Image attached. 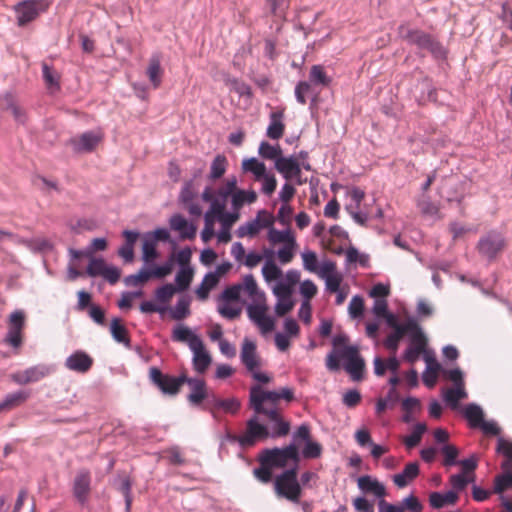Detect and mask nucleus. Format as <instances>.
I'll return each instance as SVG.
<instances>
[{"label": "nucleus", "instance_id": "f257e3e1", "mask_svg": "<svg viewBox=\"0 0 512 512\" xmlns=\"http://www.w3.org/2000/svg\"><path fill=\"white\" fill-rule=\"evenodd\" d=\"M281 400L293 401V389L284 387L279 391H267L260 385L252 386L249 405L255 415L246 422L245 431L241 435L231 436V439L242 447H252L268 437L286 436L290 431V423L283 419Z\"/></svg>", "mask_w": 512, "mask_h": 512}, {"label": "nucleus", "instance_id": "f03ea898", "mask_svg": "<svg viewBox=\"0 0 512 512\" xmlns=\"http://www.w3.org/2000/svg\"><path fill=\"white\" fill-rule=\"evenodd\" d=\"M240 359L246 370L251 374L252 378L259 383H269L271 377L261 372L262 360L257 353V347L254 341L245 338L242 343Z\"/></svg>", "mask_w": 512, "mask_h": 512}, {"label": "nucleus", "instance_id": "7ed1b4c3", "mask_svg": "<svg viewBox=\"0 0 512 512\" xmlns=\"http://www.w3.org/2000/svg\"><path fill=\"white\" fill-rule=\"evenodd\" d=\"M297 467L285 470L274 481V489L279 497H283L293 503H299L302 495V487L297 479Z\"/></svg>", "mask_w": 512, "mask_h": 512}, {"label": "nucleus", "instance_id": "20e7f679", "mask_svg": "<svg viewBox=\"0 0 512 512\" xmlns=\"http://www.w3.org/2000/svg\"><path fill=\"white\" fill-rule=\"evenodd\" d=\"M403 38L419 49L427 50L436 59H443L446 56V50L443 45L431 34L418 29H407Z\"/></svg>", "mask_w": 512, "mask_h": 512}, {"label": "nucleus", "instance_id": "39448f33", "mask_svg": "<svg viewBox=\"0 0 512 512\" xmlns=\"http://www.w3.org/2000/svg\"><path fill=\"white\" fill-rule=\"evenodd\" d=\"M52 4V0H24L15 5L17 24L24 27L36 20L40 14L45 13Z\"/></svg>", "mask_w": 512, "mask_h": 512}, {"label": "nucleus", "instance_id": "423d86ee", "mask_svg": "<svg viewBox=\"0 0 512 512\" xmlns=\"http://www.w3.org/2000/svg\"><path fill=\"white\" fill-rule=\"evenodd\" d=\"M261 454L264 456V462L270 464L272 468H284L290 462L297 467L300 461L298 447L294 443L284 448L264 449Z\"/></svg>", "mask_w": 512, "mask_h": 512}, {"label": "nucleus", "instance_id": "0eeeda50", "mask_svg": "<svg viewBox=\"0 0 512 512\" xmlns=\"http://www.w3.org/2000/svg\"><path fill=\"white\" fill-rule=\"evenodd\" d=\"M174 267V256H171L163 265L154 266L150 269L142 268L136 274L127 276L124 282L127 286H142L152 278L162 279L170 275Z\"/></svg>", "mask_w": 512, "mask_h": 512}, {"label": "nucleus", "instance_id": "6e6552de", "mask_svg": "<svg viewBox=\"0 0 512 512\" xmlns=\"http://www.w3.org/2000/svg\"><path fill=\"white\" fill-rule=\"evenodd\" d=\"M506 246L505 236L501 232L492 230L479 239L477 249L488 260H494L505 250Z\"/></svg>", "mask_w": 512, "mask_h": 512}, {"label": "nucleus", "instance_id": "1a4fd4ad", "mask_svg": "<svg viewBox=\"0 0 512 512\" xmlns=\"http://www.w3.org/2000/svg\"><path fill=\"white\" fill-rule=\"evenodd\" d=\"M149 378L151 382L156 385L162 393L168 395H176L179 393L180 388L185 384L186 375L178 377L164 374L157 367H151L149 370Z\"/></svg>", "mask_w": 512, "mask_h": 512}, {"label": "nucleus", "instance_id": "9d476101", "mask_svg": "<svg viewBox=\"0 0 512 512\" xmlns=\"http://www.w3.org/2000/svg\"><path fill=\"white\" fill-rule=\"evenodd\" d=\"M339 355L345 361L344 369L351 376L352 380H362L365 361L360 356L358 348L356 346H345L339 350Z\"/></svg>", "mask_w": 512, "mask_h": 512}, {"label": "nucleus", "instance_id": "9b49d317", "mask_svg": "<svg viewBox=\"0 0 512 512\" xmlns=\"http://www.w3.org/2000/svg\"><path fill=\"white\" fill-rule=\"evenodd\" d=\"M254 302L247 307L248 317L263 333L271 332L274 329V320L266 314L268 307L265 304V297Z\"/></svg>", "mask_w": 512, "mask_h": 512}, {"label": "nucleus", "instance_id": "f8f14e48", "mask_svg": "<svg viewBox=\"0 0 512 512\" xmlns=\"http://www.w3.org/2000/svg\"><path fill=\"white\" fill-rule=\"evenodd\" d=\"M91 472L82 468L79 469L72 481V494L76 501L81 505H84L90 496L91 493Z\"/></svg>", "mask_w": 512, "mask_h": 512}, {"label": "nucleus", "instance_id": "ddd939ff", "mask_svg": "<svg viewBox=\"0 0 512 512\" xmlns=\"http://www.w3.org/2000/svg\"><path fill=\"white\" fill-rule=\"evenodd\" d=\"M426 347L427 338L417 323V330H413L410 335L409 346L403 354V359L412 365L415 364L420 356L426 352Z\"/></svg>", "mask_w": 512, "mask_h": 512}, {"label": "nucleus", "instance_id": "4468645a", "mask_svg": "<svg viewBox=\"0 0 512 512\" xmlns=\"http://www.w3.org/2000/svg\"><path fill=\"white\" fill-rule=\"evenodd\" d=\"M275 169L287 180H295L297 185H302L305 180L301 177V165L294 156L276 159Z\"/></svg>", "mask_w": 512, "mask_h": 512}, {"label": "nucleus", "instance_id": "2eb2a0df", "mask_svg": "<svg viewBox=\"0 0 512 512\" xmlns=\"http://www.w3.org/2000/svg\"><path fill=\"white\" fill-rule=\"evenodd\" d=\"M25 327V314L21 310H16L9 317V327L5 342L14 348L22 345V331Z\"/></svg>", "mask_w": 512, "mask_h": 512}, {"label": "nucleus", "instance_id": "dca6fc26", "mask_svg": "<svg viewBox=\"0 0 512 512\" xmlns=\"http://www.w3.org/2000/svg\"><path fill=\"white\" fill-rule=\"evenodd\" d=\"M87 274L91 277L101 276L110 284H115L120 278V270L108 266L102 258H92L87 267Z\"/></svg>", "mask_w": 512, "mask_h": 512}, {"label": "nucleus", "instance_id": "f3484780", "mask_svg": "<svg viewBox=\"0 0 512 512\" xmlns=\"http://www.w3.org/2000/svg\"><path fill=\"white\" fill-rule=\"evenodd\" d=\"M222 209H225V203L221 201H213L210 205V208L204 215V228L201 232V238L203 242L210 241L214 234V225L215 221H220V214H222Z\"/></svg>", "mask_w": 512, "mask_h": 512}, {"label": "nucleus", "instance_id": "a211bd4d", "mask_svg": "<svg viewBox=\"0 0 512 512\" xmlns=\"http://www.w3.org/2000/svg\"><path fill=\"white\" fill-rule=\"evenodd\" d=\"M413 330H417V321L410 318L405 323H402V326L397 327L393 333L386 337L383 343L385 348L388 349L392 354H396L399 347V342L405 335H411Z\"/></svg>", "mask_w": 512, "mask_h": 512}, {"label": "nucleus", "instance_id": "6ab92c4d", "mask_svg": "<svg viewBox=\"0 0 512 512\" xmlns=\"http://www.w3.org/2000/svg\"><path fill=\"white\" fill-rule=\"evenodd\" d=\"M49 373L45 365H36L29 367L22 371H17L11 374L13 382L19 385H26L33 382H38Z\"/></svg>", "mask_w": 512, "mask_h": 512}, {"label": "nucleus", "instance_id": "aec40b11", "mask_svg": "<svg viewBox=\"0 0 512 512\" xmlns=\"http://www.w3.org/2000/svg\"><path fill=\"white\" fill-rule=\"evenodd\" d=\"M93 358L82 350H77L65 360V367L77 373H87L93 366Z\"/></svg>", "mask_w": 512, "mask_h": 512}, {"label": "nucleus", "instance_id": "412c9836", "mask_svg": "<svg viewBox=\"0 0 512 512\" xmlns=\"http://www.w3.org/2000/svg\"><path fill=\"white\" fill-rule=\"evenodd\" d=\"M191 351L193 352V366L195 371L200 374L205 373L212 362V358L206 351L203 341L194 339L191 345Z\"/></svg>", "mask_w": 512, "mask_h": 512}, {"label": "nucleus", "instance_id": "4be33fe9", "mask_svg": "<svg viewBox=\"0 0 512 512\" xmlns=\"http://www.w3.org/2000/svg\"><path fill=\"white\" fill-rule=\"evenodd\" d=\"M285 108H277L269 115V125L266 130V135L272 140H279L283 137L285 132Z\"/></svg>", "mask_w": 512, "mask_h": 512}, {"label": "nucleus", "instance_id": "5701e85b", "mask_svg": "<svg viewBox=\"0 0 512 512\" xmlns=\"http://www.w3.org/2000/svg\"><path fill=\"white\" fill-rule=\"evenodd\" d=\"M185 383L190 387V393L187 396L190 404L199 406L206 398H208L207 386L203 379L188 378L186 376Z\"/></svg>", "mask_w": 512, "mask_h": 512}, {"label": "nucleus", "instance_id": "b1692460", "mask_svg": "<svg viewBox=\"0 0 512 512\" xmlns=\"http://www.w3.org/2000/svg\"><path fill=\"white\" fill-rule=\"evenodd\" d=\"M358 488L366 494H373L375 497L383 498L386 496L385 486L376 478L369 475L360 476L357 479Z\"/></svg>", "mask_w": 512, "mask_h": 512}, {"label": "nucleus", "instance_id": "393cba45", "mask_svg": "<svg viewBox=\"0 0 512 512\" xmlns=\"http://www.w3.org/2000/svg\"><path fill=\"white\" fill-rule=\"evenodd\" d=\"M503 472L495 477L494 493L504 495L503 493L512 489V463L504 461L502 463Z\"/></svg>", "mask_w": 512, "mask_h": 512}, {"label": "nucleus", "instance_id": "a878e982", "mask_svg": "<svg viewBox=\"0 0 512 512\" xmlns=\"http://www.w3.org/2000/svg\"><path fill=\"white\" fill-rule=\"evenodd\" d=\"M102 140V136L94 132L83 133L79 138L73 139L72 144L77 152H91Z\"/></svg>", "mask_w": 512, "mask_h": 512}, {"label": "nucleus", "instance_id": "bb28decb", "mask_svg": "<svg viewBox=\"0 0 512 512\" xmlns=\"http://www.w3.org/2000/svg\"><path fill=\"white\" fill-rule=\"evenodd\" d=\"M122 235L125 238V242L119 248L118 255L123 258L125 262L131 263L134 261V245L139 237V233L135 231L124 230Z\"/></svg>", "mask_w": 512, "mask_h": 512}, {"label": "nucleus", "instance_id": "cd10ccee", "mask_svg": "<svg viewBox=\"0 0 512 512\" xmlns=\"http://www.w3.org/2000/svg\"><path fill=\"white\" fill-rule=\"evenodd\" d=\"M170 227L172 230L179 232L183 239H193L196 236V227L189 224L188 221L180 214H175L170 218Z\"/></svg>", "mask_w": 512, "mask_h": 512}, {"label": "nucleus", "instance_id": "c85d7f7f", "mask_svg": "<svg viewBox=\"0 0 512 512\" xmlns=\"http://www.w3.org/2000/svg\"><path fill=\"white\" fill-rule=\"evenodd\" d=\"M146 74L153 86L157 89L160 87L163 76V69L161 67V56L159 54H153L148 63Z\"/></svg>", "mask_w": 512, "mask_h": 512}, {"label": "nucleus", "instance_id": "c756f323", "mask_svg": "<svg viewBox=\"0 0 512 512\" xmlns=\"http://www.w3.org/2000/svg\"><path fill=\"white\" fill-rule=\"evenodd\" d=\"M0 107L5 111L10 112L12 114V116L14 117L15 121H17L19 123H24L26 121L25 110L23 109L22 106H20L18 104V102L12 95H10V94L5 95L0 100Z\"/></svg>", "mask_w": 512, "mask_h": 512}, {"label": "nucleus", "instance_id": "7c9ffc66", "mask_svg": "<svg viewBox=\"0 0 512 512\" xmlns=\"http://www.w3.org/2000/svg\"><path fill=\"white\" fill-rule=\"evenodd\" d=\"M320 91L310 80L300 81L295 87V97L300 104L304 105L307 102V97H311L315 101Z\"/></svg>", "mask_w": 512, "mask_h": 512}, {"label": "nucleus", "instance_id": "2f4dec72", "mask_svg": "<svg viewBox=\"0 0 512 512\" xmlns=\"http://www.w3.org/2000/svg\"><path fill=\"white\" fill-rule=\"evenodd\" d=\"M419 475V465L417 462L408 463L403 472L393 476L394 484L399 488H404L410 481Z\"/></svg>", "mask_w": 512, "mask_h": 512}, {"label": "nucleus", "instance_id": "473e14b6", "mask_svg": "<svg viewBox=\"0 0 512 512\" xmlns=\"http://www.w3.org/2000/svg\"><path fill=\"white\" fill-rule=\"evenodd\" d=\"M458 498V493L455 491H448L444 494L432 492L429 495V503L433 508L439 509L447 505H454Z\"/></svg>", "mask_w": 512, "mask_h": 512}, {"label": "nucleus", "instance_id": "72a5a7b5", "mask_svg": "<svg viewBox=\"0 0 512 512\" xmlns=\"http://www.w3.org/2000/svg\"><path fill=\"white\" fill-rule=\"evenodd\" d=\"M257 200V194L254 190L237 189L231 198L233 210L240 211L245 204H252Z\"/></svg>", "mask_w": 512, "mask_h": 512}, {"label": "nucleus", "instance_id": "f704fd0d", "mask_svg": "<svg viewBox=\"0 0 512 512\" xmlns=\"http://www.w3.org/2000/svg\"><path fill=\"white\" fill-rule=\"evenodd\" d=\"M309 80L320 90L330 86L332 78L327 75L322 65H313L309 72Z\"/></svg>", "mask_w": 512, "mask_h": 512}, {"label": "nucleus", "instance_id": "c9c22d12", "mask_svg": "<svg viewBox=\"0 0 512 512\" xmlns=\"http://www.w3.org/2000/svg\"><path fill=\"white\" fill-rule=\"evenodd\" d=\"M30 396L28 391H17L8 394L0 403V411L11 410L23 404Z\"/></svg>", "mask_w": 512, "mask_h": 512}, {"label": "nucleus", "instance_id": "e433bc0d", "mask_svg": "<svg viewBox=\"0 0 512 512\" xmlns=\"http://www.w3.org/2000/svg\"><path fill=\"white\" fill-rule=\"evenodd\" d=\"M194 339L202 341L198 335L194 334L188 327L184 325H178L173 329L172 340L175 342L187 343L191 349V345L194 342Z\"/></svg>", "mask_w": 512, "mask_h": 512}, {"label": "nucleus", "instance_id": "4c0bfd02", "mask_svg": "<svg viewBox=\"0 0 512 512\" xmlns=\"http://www.w3.org/2000/svg\"><path fill=\"white\" fill-rule=\"evenodd\" d=\"M110 330L115 341L124 344L128 348L131 346L128 331L126 327L121 323L120 319L114 318L111 321Z\"/></svg>", "mask_w": 512, "mask_h": 512}, {"label": "nucleus", "instance_id": "58836bf2", "mask_svg": "<svg viewBox=\"0 0 512 512\" xmlns=\"http://www.w3.org/2000/svg\"><path fill=\"white\" fill-rule=\"evenodd\" d=\"M242 169L245 172L252 173L256 181H260L267 173L265 164L254 157L245 159L242 162Z\"/></svg>", "mask_w": 512, "mask_h": 512}, {"label": "nucleus", "instance_id": "ea45409f", "mask_svg": "<svg viewBox=\"0 0 512 512\" xmlns=\"http://www.w3.org/2000/svg\"><path fill=\"white\" fill-rule=\"evenodd\" d=\"M238 285L241 286V292H245L254 301H258L265 297L264 293L259 292L256 280L252 274L245 275L243 277V282Z\"/></svg>", "mask_w": 512, "mask_h": 512}, {"label": "nucleus", "instance_id": "a19ab883", "mask_svg": "<svg viewBox=\"0 0 512 512\" xmlns=\"http://www.w3.org/2000/svg\"><path fill=\"white\" fill-rule=\"evenodd\" d=\"M225 85L230 88V90L236 92L240 97L252 98L253 93L251 87L245 83L244 81L227 76L224 79Z\"/></svg>", "mask_w": 512, "mask_h": 512}, {"label": "nucleus", "instance_id": "79ce46f5", "mask_svg": "<svg viewBox=\"0 0 512 512\" xmlns=\"http://www.w3.org/2000/svg\"><path fill=\"white\" fill-rule=\"evenodd\" d=\"M219 282V277L216 273H208L204 276L200 286L196 290L199 299L205 300L208 298L209 292Z\"/></svg>", "mask_w": 512, "mask_h": 512}, {"label": "nucleus", "instance_id": "37998d69", "mask_svg": "<svg viewBox=\"0 0 512 512\" xmlns=\"http://www.w3.org/2000/svg\"><path fill=\"white\" fill-rule=\"evenodd\" d=\"M41 66H42L43 79H44L46 86L50 89L59 90L60 89V83H59L60 76L57 73V71H55L54 68L52 66L48 65L46 62H43Z\"/></svg>", "mask_w": 512, "mask_h": 512}, {"label": "nucleus", "instance_id": "c03bdc74", "mask_svg": "<svg viewBox=\"0 0 512 512\" xmlns=\"http://www.w3.org/2000/svg\"><path fill=\"white\" fill-rule=\"evenodd\" d=\"M464 415L473 428L479 427L484 420L483 410L476 404H469L464 410Z\"/></svg>", "mask_w": 512, "mask_h": 512}, {"label": "nucleus", "instance_id": "a18cd8bd", "mask_svg": "<svg viewBox=\"0 0 512 512\" xmlns=\"http://www.w3.org/2000/svg\"><path fill=\"white\" fill-rule=\"evenodd\" d=\"M159 257L157 243L149 237H145L142 245V260L145 264L154 262Z\"/></svg>", "mask_w": 512, "mask_h": 512}, {"label": "nucleus", "instance_id": "49530a36", "mask_svg": "<svg viewBox=\"0 0 512 512\" xmlns=\"http://www.w3.org/2000/svg\"><path fill=\"white\" fill-rule=\"evenodd\" d=\"M259 155L268 160H274L282 158V149L279 145L273 146L266 141H262L258 149Z\"/></svg>", "mask_w": 512, "mask_h": 512}, {"label": "nucleus", "instance_id": "de8ad7c7", "mask_svg": "<svg viewBox=\"0 0 512 512\" xmlns=\"http://www.w3.org/2000/svg\"><path fill=\"white\" fill-rule=\"evenodd\" d=\"M227 158L224 155H217L212 161L209 178L211 180H217L221 178L227 169Z\"/></svg>", "mask_w": 512, "mask_h": 512}, {"label": "nucleus", "instance_id": "09e8293b", "mask_svg": "<svg viewBox=\"0 0 512 512\" xmlns=\"http://www.w3.org/2000/svg\"><path fill=\"white\" fill-rule=\"evenodd\" d=\"M193 275L194 271L191 267H182L175 277L176 289L179 291L187 290L193 280Z\"/></svg>", "mask_w": 512, "mask_h": 512}, {"label": "nucleus", "instance_id": "8fccbe9b", "mask_svg": "<svg viewBox=\"0 0 512 512\" xmlns=\"http://www.w3.org/2000/svg\"><path fill=\"white\" fill-rule=\"evenodd\" d=\"M426 430H427L426 424L418 423L413 428L412 433L410 435L404 437L403 443L405 444V446L408 449H412V448L416 447L420 443V441L422 439V435L426 432Z\"/></svg>", "mask_w": 512, "mask_h": 512}, {"label": "nucleus", "instance_id": "3c124183", "mask_svg": "<svg viewBox=\"0 0 512 512\" xmlns=\"http://www.w3.org/2000/svg\"><path fill=\"white\" fill-rule=\"evenodd\" d=\"M268 240L271 243H285V245L296 244L294 237L291 235L290 231H279L274 228H271L268 233Z\"/></svg>", "mask_w": 512, "mask_h": 512}, {"label": "nucleus", "instance_id": "603ef678", "mask_svg": "<svg viewBox=\"0 0 512 512\" xmlns=\"http://www.w3.org/2000/svg\"><path fill=\"white\" fill-rule=\"evenodd\" d=\"M260 467L255 468L253 471L254 476L263 483H268L272 479V467L270 464L264 462V456L259 455Z\"/></svg>", "mask_w": 512, "mask_h": 512}, {"label": "nucleus", "instance_id": "864d4df0", "mask_svg": "<svg viewBox=\"0 0 512 512\" xmlns=\"http://www.w3.org/2000/svg\"><path fill=\"white\" fill-rule=\"evenodd\" d=\"M177 289L170 283H167L155 291V298L159 303L167 304L170 302Z\"/></svg>", "mask_w": 512, "mask_h": 512}, {"label": "nucleus", "instance_id": "5fc2aeb1", "mask_svg": "<svg viewBox=\"0 0 512 512\" xmlns=\"http://www.w3.org/2000/svg\"><path fill=\"white\" fill-rule=\"evenodd\" d=\"M262 274L267 282H272L280 279L283 273L273 261H267L262 268Z\"/></svg>", "mask_w": 512, "mask_h": 512}, {"label": "nucleus", "instance_id": "6e6d98bb", "mask_svg": "<svg viewBox=\"0 0 512 512\" xmlns=\"http://www.w3.org/2000/svg\"><path fill=\"white\" fill-rule=\"evenodd\" d=\"M467 396L463 386H456L455 388H449L444 394V399L447 403L456 407L458 402Z\"/></svg>", "mask_w": 512, "mask_h": 512}, {"label": "nucleus", "instance_id": "4d7b16f0", "mask_svg": "<svg viewBox=\"0 0 512 512\" xmlns=\"http://www.w3.org/2000/svg\"><path fill=\"white\" fill-rule=\"evenodd\" d=\"M237 189V179L236 177H231L218 189L217 194L223 199H227L228 197L232 198V195H234Z\"/></svg>", "mask_w": 512, "mask_h": 512}, {"label": "nucleus", "instance_id": "13d9d810", "mask_svg": "<svg viewBox=\"0 0 512 512\" xmlns=\"http://www.w3.org/2000/svg\"><path fill=\"white\" fill-rule=\"evenodd\" d=\"M259 231H260L259 225L254 219L252 221H249V222L241 225L237 229L236 233H237L238 237L243 238L246 236L254 237L255 235H257L259 233Z\"/></svg>", "mask_w": 512, "mask_h": 512}, {"label": "nucleus", "instance_id": "bf43d9fd", "mask_svg": "<svg viewBox=\"0 0 512 512\" xmlns=\"http://www.w3.org/2000/svg\"><path fill=\"white\" fill-rule=\"evenodd\" d=\"M190 313L189 302L185 299H180L176 303L171 316L175 320H182L186 318Z\"/></svg>", "mask_w": 512, "mask_h": 512}, {"label": "nucleus", "instance_id": "052dcab7", "mask_svg": "<svg viewBox=\"0 0 512 512\" xmlns=\"http://www.w3.org/2000/svg\"><path fill=\"white\" fill-rule=\"evenodd\" d=\"M349 314L352 318H359L363 315L364 311V301L363 298L356 295L352 297L350 303H349Z\"/></svg>", "mask_w": 512, "mask_h": 512}, {"label": "nucleus", "instance_id": "680f3d73", "mask_svg": "<svg viewBox=\"0 0 512 512\" xmlns=\"http://www.w3.org/2000/svg\"><path fill=\"white\" fill-rule=\"evenodd\" d=\"M403 511H410V512H422L423 505L420 503L419 499L413 495L410 494L409 496L405 497L401 502Z\"/></svg>", "mask_w": 512, "mask_h": 512}, {"label": "nucleus", "instance_id": "e2e57ef3", "mask_svg": "<svg viewBox=\"0 0 512 512\" xmlns=\"http://www.w3.org/2000/svg\"><path fill=\"white\" fill-rule=\"evenodd\" d=\"M439 370H440V364H435V366H433V367L432 366L426 367V370L423 373V382L427 387H429V388L434 387V385L436 384L437 378H438Z\"/></svg>", "mask_w": 512, "mask_h": 512}, {"label": "nucleus", "instance_id": "0e129e2a", "mask_svg": "<svg viewBox=\"0 0 512 512\" xmlns=\"http://www.w3.org/2000/svg\"><path fill=\"white\" fill-rule=\"evenodd\" d=\"M442 454L444 455L445 466H452L457 463L456 459L458 457L459 451L454 445H445L441 449Z\"/></svg>", "mask_w": 512, "mask_h": 512}, {"label": "nucleus", "instance_id": "69168bd1", "mask_svg": "<svg viewBox=\"0 0 512 512\" xmlns=\"http://www.w3.org/2000/svg\"><path fill=\"white\" fill-rule=\"evenodd\" d=\"M240 218V211L233 210L232 212H225V209H222V214H220V222L223 228H231Z\"/></svg>", "mask_w": 512, "mask_h": 512}, {"label": "nucleus", "instance_id": "338daca9", "mask_svg": "<svg viewBox=\"0 0 512 512\" xmlns=\"http://www.w3.org/2000/svg\"><path fill=\"white\" fill-rule=\"evenodd\" d=\"M322 447L319 443L307 441L305 447L302 450L304 458L314 459L321 455Z\"/></svg>", "mask_w": 512, "mask_h": 512}, {"label": "nucleus", "instance_id": "774afa93", "mask_svg": "<svg viewBox=\"0 0 512 512\" xmlns=\"http://www.w3.org/2000/svg\"><path fill=\"white\" fill-rule=\"evenodd\" d=\"M293 216V208L288 205V203H283V205L278 210L277 219L278 221L285 226H289Z\"/></svg>", "mask_w": 512, "mask_h": 512}]
</instances>
